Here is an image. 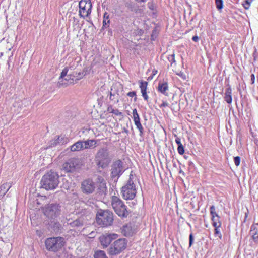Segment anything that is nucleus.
<instances>
[{
  "label": "nucleus",
  "mask_w": 258,
  "mask_h": 258,
  "mask_svg": "<svg viewBox=\"0 0 258 258\" xmlns=\"http://www.w3.org/2000/svg\"><path fill=\"white\" fill-rule=\"evenodd\" d=\"M253 0H245L243 3L242 5L245 9L248 10L250 7L251 4Z\"/></svg>",
  "instance_id": "obj_30"
},
{
  "label": "nucleus",
  "mask_w": 258,
  "mask_h": 258,
  "mask_svg": "<svg viewBox=\"0 0 258 258\" xmlns=\"http://www.w3.org/2000/svg\"><path fill=\"white\" fill-rule=\"evenodd\" d=\"M60 207L58 204H51L45 207L44 213L47 217L55 218L59 215Z\"/></svg>",
  "instance_id": "obj_10"
},
{
  "label": "nucleus",
  "mask_w": 258,
  "mask_h": 258,
  "mask_svg": "<svg viewBox=\"0 0 258 258\" xmlns=\"http://www.w3.org/2000/svg\"><path fill=\"white\" fill-rule=\"evenodd\" d=\"M168 105V103L167 102L162 103V106H166Z\"/></svg>",
  "instance_id": "obj_51"
},
{
  "label": "nucleus",
  "mask_w": 258,
  "mask_h": 258,
  "mask_svg": "<svg viewBox=\"0 0 258 258\" xmlns=\"http://www.w3.org/2000/svg\"><path fill=\"white\" fill-rule=\"evenodd\" d=\"M193 241H194V238H193V236H192V234H191L190 235H189V246H191L192 243H193Z\"/></svg>",
  "instance_id": "obj_43"
},
{
  "label": "nucleus",
  "mask_w": 258,
  "mask_h": 258,
  "mask_svg": "<svg viewBox=\"0 0 258 258\" xmlns=\"http://www.w3.org/2000/svg\"><path fill=\"white\" fill-rule=\"evenodd\" d=\"M71 74H74L75 76H77V72H73V73H71Z\"/></svg>",
  "instance_id": "obj_52"
},
{
  "label": "nucleus",
  "mask_w": 258,
  "mask_h": 258,
  "mask_svg": "<svg viewBox=\"0 0 258 258\" xmlns=\"http://www.w3.org/2000/svg\"><path fill=\"white\" fill-rule=\"evenodd\" d=\"M251 77V83L252 84H254V81H255V76H254V74H252L250 76Z\"/></svg>",
  "instance_id": "obj_44"
},
{
  "label": "nucleus",
  "mask_w": 258,
  "mask_h": 258,
  "mask_svg": "<svg viewBox=\"0 0 258 258\" xmlns=\"http://www.w3.org/2000/svg\"><path fill=\"white\" fill-rule=\"evenodd\" d=\"M123 131H124V132L125 133H127L128 132V130H127V129H126V128H124V130H123Z\"/></svg>",
  "instance_id": "obj_53"
},
{
  "label": "nucleus",
  "mask_w": 258,
  "mask_h": 258,
  "mask_svg": "<svg viewBox=\"0 0 258 258\" xmlns=\"http://www.w3.org/2000/svg\"><path fill=\"white\" fill-rule=\"evenodd\" d=\"M62 137H58L57 139L54 141V145H57V144H63L64 142H62Z\"/></svg>",
  "instance_id": "obj_40"
},
{
  "label": "nucleus",
  "mask_w": 258,
  "mask_h": 258,
  "mask_svg": "<svg viewBox=\"0 0 258 258\" xmlns=\"http://www.w3.org/2000/svg\"><path fill=\"white\" fill-rule=\"evenodd\" d=\"M113 216L112 212L109 210H100L96 214L97 223L103 227H107L112 224Z\"/></svg>",
  "instance_id": "obj_4"
},
{
  "label": "nucleus",
  "mask_w": 258,
  "mask_h": 258,
  "mask_svg": "<svg viewBox=\"0 0 258 258\" xmlns=\"http://www.w3.org/2000/svg\"><path fill=\"white\" fill-rule=\"evenodd\" d=\"M100 188L101 191L104 192L106 191V183L104 181H102L100 183Z\"/></svg>",
  "instance_id": "obj_32"
},
{
  "label": "nucleus",
  "mask_w": 258,
  "mask_h": 258,
  "mask_svg": "<svg viewBox=\"0 0 258 258\" xmlns=\"http://www.w3.org/2000/svg\"><path fill=\"white\" fill-rule=\"evenodd\" d=\"M107 111L109 113H113L117 116L122 115V113L120 112L118 109H114L111 106H109L107 108Z\"/></svg>",
  "instance_id": "obj_27"
},
{
  "label": "nucleus",
  "mask_w": 258,
  "mask_h": 258,
  "mask_svg": "<svg viewBox=\"0 0 258 258\" xmlns=\"http://www.w3.org/2000/svg\"><path fill=\"white\" fill-rule=\"evenodd\" d=\"M131 172L127 183L121 188V194L125 200H133L137 194V190L134 182L136 180L135 175Z\"/></svg>",
  "instance_id": "obj_3"
},
{
  "label": "nucleus",
  "mask_w": 258,
  "mask_h": 258,
  "mask_svg": "<svg viewBox=\"0 0 258 258\" xmlns=\"http://www.w3.org/2000/svg\"><path fill=\"white\" fill-rule=\"evenodd\" d=\"M136 2H138V3H141V2H146L147 0H135Z\"/></svg>",
  "instance_id": "obj_50"
},
{
  "label": "nucleus",
  "mask_w": 258,
  "mask_h": 258,
  "mask_svg": "<svg viewBox=\"0 0 258 258\" xmlns=\"http://www.w3.org/2000/svg\"><path fill=\"white\" fill-rule=\"evenodd\" d=\"M250 234L254 242L258 243V224H253L251 226Z\"/></svg>",
  "instance_id": "obj_17"
},
{
  "label": "nucleus",
  "mask_w": 258,
  "mask_h": 258,
  "mask_svg": "<svg viewBox=\"0 0 258 258\" xmlns=\"http://www.w3.org/2000/svg\"><path fill=\"white\" fill-rule=\"evenodd\" d=\"M210 214L211 215V220L212 222H218L219 221V216L218 214L216 212L215 207L214 206L212 205L210 208Z\"/></svg>",
  "instance_id": "obj_22"
},
{
  "label": "nucleus",
  "mask_w": 258,
  "mask_h": 258,
  "mask_svg": "<svg viewBox=\"0 0 258 258\" xmlns=\"http://www.w3.org/2000/svg\"><path fill=\"white\" fill-rule=\"evenodd\" d=\"M176 142L178 145V146L180 144H181V142H180V141L179 139H176Z\"/></svg>",
  "instance_id": "obj_49"
},
{
  "label": "nucleus",
  "mask_w": 258,
  "mask_h": 258,
  "mask_svg": "<svg viewBox=\"0 0 258 258\" xmlns=\"http://www.w3.org/2000/svg\"><path fill=\"white\" fill-rule=\"evenodd\" d=\"M95 188V183L92 179H86L82 182L81 189L84 193L87 194H92L94 191Z\"/></svg>",
  "instance_id": "obj_14"
},
{
  "label": "nucleus",
  "mask_w": 258,
  "mask_h": 258,
  "mask_svg": "<svg viewBox=\"0 0 258 258\" xmlns=\"http://www.w3.org/2000/svg\"><path fill=\"white\" fill-rule=\"evenodd\" d=\"M64 239L61 237H51L45 240V246L48 250L56 252L64 246Z\"/></svg>",
  "instance_id": "obj_6"
},
{
  "label": "nucleus",
  "mask_w": 258,
  "mask_h": 258,
  "mask_svg": "<svg viewBox=\"0 0 258 258\" xmlns=\"http://www.w3.org/2000/svg\"><path fill=\"white\" fill-rule=\"evenodd\" d=\"M215 4L218 10H221L223 7V0H215Z\"/></svg>",
  "instance_id": "obj_29"
},
{
  "label": "nucleus",
  "mask_w": 258,
  "mask_h": 258,
  "mask_svg": "<svg viewBox=\"0 0 258 258\" xmlns=\"http://www.w3.org/2000/svg\"><path fill=\"white\" fill-rule=\"evenodd\" d=\"M133 118L134 120L136 119L140 118L139 115L137 112V110L136 109H134L133 110Z\"/></svg>",
  "instance_id": "obj_38"
},
{
  "label": "nucleus",
  "mask_w": 258,
  "mask_h": 258,
  "mask_svg": "<svg viewBox=\"0 0 258 258\" xmlns=\"http://www.w3.org/2000/svg\"><path fill=\"white\" fill-rule=\"evenodd\" d=\"M63 168L67 172H74L80 168L79 160L76 158H71L63 164Z\"/></svg>",
  "instance_id": "obj_11"
},
{
  "label": "nucleus",
  "mask_w": 258,
  "mask_h": 258,
  "mask_svg": "<svg viewBox=\"0 0 258 258\" xmlns=\"http://www.w3.org/2000/svg\"><path fill=\"white\" fill-rule=\"evenodd\" d=\"M178 152L180 155H182L184 153V147L181 144H180L178 147Z\"/></svg>",
  "instance_id": "obj_35"
},
{
  "label": "nucleus",
  "mask_w": 258,
  "mask_h": 258,
  "mask_svg": "<svg viewBox=\"0 0 258 258\" xmlns=\"http://www.w3.org/2000/svg\"><path fill=\"white\" fill-rule=\"evenodd\" d=\"M136 232V228L135 225L131 223L127 224L123 226L121 228V233L125 236H131Z\"/></svg>",
  "instance_id": "obj_15"
},
{
  "label": "nucleus",
  "mask_w": 258,
  "mask_h": 258,
  "mask_svg": "<svg viewBox=\"0 0 258 258\" xmlns=\"http://www.w3.org/2000/svg\"><path fill=\"white\" fill-rule=\"evenodd\" d=\"M192 39L195 42H198L199 41V37L198 36H194L192 37Z\"/></svg>",
  "instance_id": "obj_45"
},
{
  "label": "nucleus",
  "mask_w": 258,
  "mask_h": 258,
  "mask_svg": "<svg viewBox=\"0 0 258 258\" xmlns=\"http://www.w3.org/2000/svg\"><path fill=\"white\" fill-rule=\"evenodd\" d=\"M139 83L142 96L145 100H147L148 99V96L147 94L146 90L147 88L148 82L141 80L139 81Z\"/></svg>",
  "instance_id": "obj_16"
},
{
  "label": "nucleus",
  "mask_w": 258,
  "mask_h": 258,
  "mask_svg": "<svg viewBox=\"0 0 258 258\" xmlns=\"http://www.w3.org/2000/svg\"><path fill=\"white\" fill-rule=\"evenodd\" d=\"M162 94H165V95H168L167 93L166 92V90H168V86L166 83H162Z\"/></svg>",
  "instance_id": "obj_34"
},
{
  "label": "nucleus",
  "mask_w": 258,
  "mask_h": 258,
  "mask_svg": "<svg viewBox=\"0 0 258 258\" xmlns=\"http://www.w3.org/2000/svg\"><path fill=\"white\" fill-rule=\"evenodd\" d=\"M79 15L85 18L88 17L91 12L92 4L90 0H81L79 4Z\"/></svg>",
  "instance_id": "obj_8"
},
{
  "label": "nucleus",
  "mask_w": 258,
  "mask_h": 258,
  "mask_svg": "<svg viewBox=\"0 0 258 258\" xmlns=\"http://www.w3.org/2000/svg\"><path fill=\"white\" fill-rule=\"evenodd\" d=\"M69 70V69L68 67H66L63 69L58 82V85L59 87L67 86L73 83L75 79L73 77V74H69L67 75Z\"/></svg>",
  "instance_id": "obj_9"
},
{
  "label": "nucleus",
  "mask_w": 258,
  "mask_h": 258,
  "mask_svg": "<svg viewBox=\"0 0 258 258\" xmlns=\"http://www.w3.org/2000/svg\"><path fill=\"white\" fill-rule=\"evenodd\" d=\"M133 118L134 120L136 119L140 118L139 115L137 112V110L136 109H134L133 110Z\"/></svg>",
  "instance_id": "obj_39"
},
{
  "label": "nucleus",
  "mask_w": 258,
  "mask_h": 258,
  "mask_svg": "<svg viewBox=\"0 0 258 258\" xmlns=\"http://www.w3.org/2000/svg\"><path fill=\"white\" fill-rule=\"evenodd\" d=\"M84 224V220L82 217H80L79 218L73 221V222L70 223V226L72 227H82Z\"/></svg>",
  "instance_id": "obj_23"
},
{
  "label": "nucleus",
  "mask_w": 258,
  "mask_h": 258,
  "mask_svg": "<svg viewBox=\"0 0 258 258\" xmlns=\"http://www.w3.org/2000/svg\"><path fill=\"white\" fill-rule=\"evenodd\" d=\"M109 23V15L105 13L104 15V19L103 21V25L104 27H107Z\"/></svg>",
  "instance_id": "obj_28"
},
{
  "label": "nucleus",
  "mask_w": 258,
  "mask_h": 258,
  "mask_svg": "<svg viewBox=\"0 0 258 258\" xmlns=\"http://www.w3.org/2000/svg\"><path fill=\"white\" fill-rule=\"evenodd\" d=\"M168 59L169 62H171V66H172L174 63H175L174 55L172 54L168 57Z\"/></svg>",
  "instance_id": "obj_36"
},
{
  "label": "nucleus",
  "mask_w": 258,
  "mask_h": 258,
  "mask_svg": "<svg viewBox=\"0 0 258 258\" xmlns=\"http://www.w3.org/2000/svg\"><path fill=\"white\" fill-rule=\"evenodd\" d=\"M127 95L129 97H135L134 98V101H136L137 100V97H136V93L135 91H132V92H128L127 94Z\"/></svg>",
  "instance_id": "obj_37"
},
{
  "label": "nucleus",
  "mask_w": 258,
  "mask_h": 258,
  "mask_svg": "<svg viewBox=\"0 0 258 258\" xmlns=\"http://www.w3.org/2000/svg\"><path fill=\"white\" fill-rule=\"evenodd\" d=\"M158 90L159 92H161V83L160 82L158 84Z\"/></svg>",
  "instance_id": "obj_46"
},
{
  "label": "nucleus",
  "mask_w": 258,
  "mask_h": 258,
  "mask_svg": "<svg viewBox=\"0 0 258 258\" xmlns=\"http://www.w3.org/2000/svg\"><path fill=\"white\" fill-rule=\"evenodd\" d=\"M234 163H235V165L237 166H239L240 164V157L238 156H236V157H234Z\"/></svg>",
  "instance_id": "obj_41"
},
{
  "label": "nucleus",
  "mask_w": 258,
  "mask_h": 258,
  "mask_svg": "<svg viewBox=\"0 0 258 258\" xmlns=\"http://www.w3.org/2000/svg\"><path fill=\"white\" fill-rule=\"evenodd\" d=\"M58 175L54 172L50 171L43 176L41 180V187L46 190L54 189L59 183Z\"/></svg>",
  "instance_id": "obj_2"
},
{
  "label": "nucleus",
  "mask_w": 258,
  "mask_h": 258,
  "mask_svg": "<svg viewBox=\"0 0 258 258\" xmlns=\"http://www.w3.org/2000/svg\"><path fill=\"white\" fill-rule=\"evenodd\" d=\"M126 240L124 238H120L115 241L110 245L107 249L110 255H116L124 250L126 247Z\"/></svg>",
  "instance_id": "obj_7"
},
{
  "label": "nucleus",
  "mask_w": 258,
  "mask_h": 258,
  "mask_svg": "<svg viewBox=\"0 0 258 258\" xmlns=\"http://www.w3.org/2000/svg\"><path fill=\"white\" fill-rule=\"evenodd\" d=\"M179 75H180L183 79H186L185 75L184 74H183V73H181L180 74H179Z\"/></svg>",
  "instance_id": "obj_48"
},
{
  "label": "nucleus",
  "mask_w": 258,
  "mask_h": 258,
  "mask_svg": "<svg viewBox=\"0 0 258 258\" xmlns=\"http://www.w3.org/2000/svg\"><path fill=\"white\" fill-rule=\"evenodd\" d=\"M94 258H108L105 252L103 250H97L95 252Z\"/></svg>",
  "instance_id": "obj_26"
},
{
  "label": "nucleus",
  "mask_w": 258,
  "mask_h": 258,
  "mask_svg": "<svg viewBox=\"0 0 258 258\" xmlns=\"http://www.w3.org/2000/svg\"><path fill=\"white\" fill-rule=\"evenodd\" d=\"M124 169L123 163L120 160L114 161L111 165V176L112 178H118L123 172Z\"/></svg>",
  "instance_id": "obj_12"
},
{
  "label": "nucleus",
  "mask_w": 258,
  "mask_h": 258,
  "mask_svg": "<svg viewBox=\"0 0 258 258\" xmlns=\"http://www.w3.org/2000/svg\"><path fill=\"white\" fill-rule=\"evenodd\" d=\"M111 206L115 212L120 217H126L128 215L126 206L123 201L117 196L111 197Z\"/></svg>",
  "instance_id": "obj_5"
},
{
  "label": "nucleus",
  "mask_w": 258,
  "mask_h": 258,
  "mask_svg": "<svg viewBox=\"0 0 258 258\" xmlns=\"http://www.w3.org/2000/svg\"><path fill=\"white\" fill-rule=\"evenodd\" d=\"M111 159L109 148L107 146L100 147L95 155V163L99 168H101L108 166Z\"/></svg>",
  "instance_id": "obj_1"
},
{
  "label": "nucleus",
  "mask_w": 258,
  "mask_h": 258,
  "mask_svg": "<svg viewBox=\"0 0 258 258\" xmlns=\"http://www.w3.org/2000/svg\"><path fill=\"white\" fill-rule=\"evenodd\" d=\"M118 237L116 234L105 233L101 235L99 238V242L103 248H106L113 240Z\"/></svg>",
  "instance_id": "obj_13"
},
{
  "label": "nucleus",
  "mask_w": 258,
  "mask_h": 258,
  "mask_svg": "<svg viewBox=\"0 0 258 258\" xmlns=\"http://www.w3.org/2000/svg\"><path fill=\"white\" fill-rule=\"evenodd\" d=\"M212 225L215 227L214 235L215 236L218 237L220 239L222 238V234L219 230V228L221 226L220 221L212 222Z\"/></svg>",
  "instance_id": "obj_20"
},
{
  "label": "nucleus",
  "mask_w": 258,
  "mask_h": 258,
  "mask_svg": "<svg viewBox=\"0 0 258 258\" xmlns=\"http://www.w3.org/2000/svg\"><path fill=\"white\" fill-rule=\"evenodd\" d=\"M114 96V95H113L111 92H110V97H109L110 99V100H113L114 99V98H113Z\"/></svg>",
  "instance_id": "obj_47"
},
{
  "label": "nucleus",
  "mask_w": 258,
  "mask_h": 258,
  "mask_svg": "<svg viewBox=\"0 0 258 258\" xmlns=\"http://www.w3.org/2000/svg\"><path fill=\"white\" fill-rule=\"evenodd\" d=\"M148 7L150 9L152 10H154V8H155V5L154 4H153L152 3H149L148 4Z\"/></svg>",
  "instance_id": "obj_42"
},
{
  "label": "nucleus",
  "mask_w": 258,
  "mask_h": 258,
  "mask_svg": "<svg viewBox=\"0 0 258 258\" xmlns=\"http://www.w3.org/2000/svg\"><path fill=\"white\" fill-rule=\"evenodd\" d=\"M70 150L72 152L80 151L84 150L83 141L79 140L70 147Z\"/></svg>",
  "instance_id": "obj_18"
},
{
  "label": "nucleus",
  "mask_w": 258,
  "mask_h": 258,
  "mask_svg": "<svg viewBox=\"0 0 258 258\" xmlns=\"http://www.w3.org/2000/svg\"><path fill=\"white\" fill-rule=\"evenodd\" d=\"M135 125L137 126V128L139 130L140 132V135L141 136L143 134L144 129L143 127L140 123V118L136 119L134 120Z\"/></svg>",
  "instance_id": "obj_25"
},
{
  "label": "nucleus",
  "mask_w": 258,
  "mask_h": 258,
  "mask_svg": "<svg viewBox=\"0 0 258 258\" xmlns=\"http://www.w3.org/2000/svg\"><path fill=\"white\" fill-rule=\"evenodd\" d=\"M53 227L55 232H58L61 229V225L60 223L57 222H54L53 224Z\"/></svg>",
  "instance_id": "obj_31"
},
{
  "label": "nucleus",
  "mask_w": 258,
  "mask_h": 258,
  "mask_svg": "<svg viewBox=\"0 0 258 258\" xmlns=\"http://www.w3.org/2000/svg\"><path fill=\"white\" fill-rule=\"evenodd\" d=\"M83 146L84 149H87L89 148H93L96 147V141L95 140H87L83 141Z\"/></svg>",
  "instance_id": "obj_21"
},
{
  "label": "nucleus",
  "mask_w": 258,
  "mask_h": 258,
  "mask_svg": "<svg viewBox=\"0 0 258 258\" xmlns=\"http://www.w3.org/2000/svg\"><path fill=\"white\" fill-rule=\"evenodd\" d=\"M12 186V183L6 182L0 186V197H3Z\"/></svg>",
  "instance_id": "obj_19"
},
{
  "label": "nucleus",
  "mask_w": 258,
  "mask_h": 258,
  "mask_svg": "<svg viewBox=\"0 0 258 258\" xmlns=\"http://www.w3.org/2000/svg\"><path fill=\"white\" fill-rule=\"evenodd\" d=\"M84 76V74L83 72H78L77 73V76H75L74 74H73V77L76 80H79L81 79L83 76Z\"/></svg>",
  "instance_id": "obj_33"
},
{
  "label": "nucleus",
  "mask_w": 258,
  "mask_h": 258,
  "mask_svg": "<svg viewBox=\"0 0 258 258\" xmlns=\"http://www.w3.org/2000/svg\"><path fill=\"white\" fill-rule=\"evenodd\" d=\"M232 90L230 87L226 89L225 93L224 99L228 104H230L232 102Z\"/></svg>",
  "instance_id": "obj_24"
}]
</instances>
